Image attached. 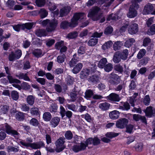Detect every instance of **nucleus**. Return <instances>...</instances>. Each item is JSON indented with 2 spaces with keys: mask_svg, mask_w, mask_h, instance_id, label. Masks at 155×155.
I'll use <instances>...</instances> for the list:
<instances>
[{
  "mask_svg": "<svg viewBox=\"0 0 155 155\" xmlns=\"http://www.w3.org/2000/svg\"><path fill=\"white\" fill-rule=\"evenodd\" d=\"M65 138L64 137H60L57 139L55 143L56 146L55 151L57 152H60L63 150L65 148V146L64 144L65 142Z\"/></svg>",
  "mask_w": 155,
  "mask_h": 155,
  "instance_id": "obj_5",
  "label": "nucleus"
},
{
  "mask_svg": "<svg viewBox=\"0 0 155 155\" xmlns=\"http://www.w3.org/2000/svg\"><path fill=\"white\" fill-rule=\"evenodd\" d=\"M11 95L12 98L14 100L16 101L18 98V93L15 91H12L11 92Z\"/></svg>",
  "mask_w": 155,
  "mask_h": 155,
  "instance_id": "obj_38",
  "label": "nucleus"
},
{
  "mask_svg": "<svg viewBox=\"0 0 155 155\" xmlns=\"http://www.w3.org/2000/svg\"><path fill=\"white\" fill-rule=\"evenodd\" d=\"M48 14V12L44 8H41L39 10V15L41 18L46 17Z\"/></svg>",
  "mask_w": 155,
  "mask_h": 155,
  "instance_id": "obj_34",
  "label": "nucleus"
},
{
  "mask_svg": "<svg viewBox=\"0 0 155 155\" xmlns=\"http://www.w3.org/2000/svg\"><path fill=\"white\" fill-rule=\"evenodd\" d=\"M87 147L86 143H81L79 144L74 145L72 147V150L75 153L84 150Z\"/></svg>",
  "mask_w": 155,
  "mask_h": 155,
  "instance_id": "obj_11",
  "label": "nucleus"
},
{
  "mask_svg": "<svg viewBox=\"0 0 155 155\" xmlns=\"http://www.w3.org/2000/svg\"><path fill=\"white\" fill-rule=\"evenodd\" d=\"M153 9V5L150 3H148L144 6L143 11V13L144 15L151 14Z\"/></svg>",
  "mask_w": 155,
  "mask_h": 155,
  "instance_id": "obj_14",
  "label": "nucleus"
},
{
  "mask_svg": "<svg viewBox=\"0 0 155 155\" xmlns=\"http://www.w3.org/2000/svg\"><path fill=\"white\" fill-rule=\"evenodd\" d=\"M39 24H41L43 26L47 25L46 29L48 32H51L54 31L58 25V21L56 19L50 21L49 19H46L41 21H39Z\"/></svg>",
  "mask_w": 155,
  "mask_h": 155,
  "instance_id": "obj_2",
  "label": "nucleus"
},
{
  "mask_svg": "<svg viewBox=\"0 0 155 155\" xmlns=\"http://www.w3.org/2000/svg\"><path fill=\"white\" fill-rule=\"evenodd\" d=\"M120 54L121 59L123 60H126L128 56V51L127 49L124 50L122 52H120Z\"/></svg>",
  "mask_w": 155,
  "mask_h": 155,
  "instance_id": "obj_29",
  "label": "nucleus"
},
{
  "mask_svg": "<svg viewBox=\"0 0 155 155\" xmlns=\"http://www.w3.org/2000/svg\"><path fill=\"white\" fill-rule=\"evenodd\" d=\"M66 106L69 110L73 111H75L76 106L73 104H67Z\"/></svg>",
  "mask_w": 155,
  "mask_h": 155,
  "instance_id": "obj_63",
  "label": "nucleus"
},
{
  "mask_svg": "<svg viewBox=\"0 0 155 155\" xmlns=\"http://www.w3.org/2000/svg\"><path fill=\"white\" fill-rule=\"evenodd\" d=\"M117 19V16L115 14H112L108 16L107 20V21H109L111 20H116Z\"/></svg>",
  "mask_w": 155,
  "mask_h": 155,
  "instance_id": "obj_61",
  "label": "nucleus"
},
{
  "mask_svg": "<svg viewBox=\"0 0 155 155\" xmlns=\"http://www.w3.org/2000/svg\"><path fill=\"white\" fill-rule=\"evenodd\" d=\"M113 31V28L111 26L107 27L104 31V33L106 35H109Z\"/></svg>",
  "mask_w": 155,
  "mask_h": 155,
  "instance_id": "obj_56",
  "label": "nucleus"
},
{
  "mask_svg": "<svg viewBox=\"0 0 155 155\" xmlns=\"http://www.w3.org/2000/svg\"><path fill=\"white\" fill-rule=\"evenodd\" d=\"M119 134L118 133L112 132H107L106 134V137H109L110 138H112L113 137H116L118 136Z\"/></svg>",
  "mask_w": 155,
  "mask_h": 155,
  "instance_id": "obj_53",
  "label": "nucleus"
},
{
  "mask_svg": "<svg viewBox=\"0 0 155 155\" xmlns=\"http://www.w3.org/2000/svg\"><path fill=\"white\" fill-rule=\"evenodd\" d=\"M107 100L113 101L118 102L120 100L119 95L115 93H111L107 97Z\"/></svg>",
  "mask_w": 155,
  "mask_h": 155,
  "instance_id": "obj_15",
  "label": "nucleus"
},
{
  "mask_svg": "<svg viewBox=\"0 0 155 155\" xmlns=\"http://www.w3.org/2000/svg\"><path fill=\"white\" fill-rule=\"evenodd\" d=\"M110 106V104L104 102L100 104H99V107L102 110H107L109 109Z\"/></svg>",
  "mask_w": 155,
  "mask_h": 155,
  "instance_id": "obj_20",
  "label": "nucleus"
},
{
  "mask_svg": "<svg viewBox=\"0 0 155 155\" xmlns=\"http://www.w3.org/2000/svg\"><path fill=\"white\" fill-rule=\"evenodd\" d=\"M15 76L20 79H23L27 81H30V79L27 73L24 74L19 72L16 74Z\"/></svg>",
  "mask_w": 155,
  "mask_h": 155,
  "instance_id": "obj_17",
  "label": "nucleus"
},
{
  "mask_svg": "<svg viewBox=\"0 0 155 155\" xmlns=\"http://www.w3.org/2000/svg\"><path fill=\"white\" fill-rule=\"evenodd\" d=\"M64 137L65 139H66L68 140H70L72 138L73 134L70 130H68L65 132Z\"/></svg>",
  "mask_w": 155,
  "mask_h": 155,
  "instance_id": "obj_37",
  "label": "nucleus"
},
{
  "mask_svg": "<svg viewBox=\"0 0 155 155\" xmlns=\"http://www.w3.org/2000/svg\"><path fill=\"white\" fill-rule=\"evenodd\" d=\"M149 60L150 58L148 57H144L140 60V64L142 65H145L148 63Z\"/></svg>",
  "mask_w": 155,
  "mask_h": 155,
  "instance_id": "obj_50",
  "label": "nucleus"
},
{
  "mask_svg": "<svg viewBox=\"0 0 155 155\" xmlns=\"http://www.w3.org/2000/svg\"><path fill=\"white\" fill-rule=\"evenodd\" d=\"M112 44L113 43L111 41H107L103 45L102 47V49L104 50H105L111 46Z\"/></svg>",
  "mask_w": 155,
  "mask_h": 155,
  "instance_id": "obj_48",
  "label": "nucleus"
},
{
  "mask_svg": "<svg viewBox=\"0 0 155 155\" xmlns=\"http://www.w3.org/2000/svg\"><path fill=\"white\" fill-rule=\"evenodd\" d=\"M90 74H91L90 70L87 69H83L80 73V77L81 78H86Z\"/></svg>",
  "mask_w": 155,
  "mask_h": 155,
  "instance_id": "obj_23",
  "label": "nucleus"
},
{
  "mask_svg": "<svg viewBox=\"0 0 155 155\" xmlns=\"http://www.w3.org/2000/svg\"><path fill=\"white\" fill-rule=\"evenodd\" d=\"M85 94V98L88 99L91 98L93 96L94 93L92 90L89 89L86 91Z\"/></svg>",
  "mask_w": 155,
  "mask_h": 155,
  "instance_id": "obj_36",
  "label": "nucleus"
},
{
  "mask_svg": "<svg viewBox=\"0 0 155 155\" xmlns=\"http://www.w3.org/2000/svg\"><path fill=\"white\" fill-rule=\"evenodd\" d=\"M78 33L77 31H74L69 33L67 35V38L69 39H74L77 38Z\"/></svg>",
  "mask_w": 155,
  "mask_h": 155,
  "instance_id": "obj_41",
  "label": "nucleus"
},
{
  "mask_svg": "<svg viewBox=\"0 0 155 155\" xmlns=\"http://www.w3.org/2000/svg\"><path fill=\"white\" fill-rule=\"evenodd\" d=\"M85 143L87 147L88 144H93L94 146H96L100 143V140L96 137L93 138H89L86 140Z\"/></svg>",
  "mask_w": 155,
  "mask_h": 155,
  "instance_id": "obj_12",
  "label": "nucleus"
},
{
  "mask_svg": "<svg viewBox=\"0 0 155 155\" xmlns=\"http://www.w3.org/2000/svg\"><path fill=\"white\" fill-rule=\"evenodd\" d=\"M79 61L78 59L77 58H72L69 62V65L71 67H73L75 66Z\"/></svg>",
  "mask_w": 155,
  "mask_h": 155,
  "instance_id": "obj_49",
  "label": "nucleus"
},
{
  "mask_svg": "<svg viewBox=\"0 0 155 155\" xmlns=\"http://www.w3.org/2000/svg\"><path fill=\"white\" fill-rule=\"evenodd\" d=\"M118 108L123 110L127 111L130 109V106L129 103L126 102L123 103L122 106H119Z\"/></svg>",
  "mask_w": 155,
  "mask_h": 155,
  "instance_id": "obj_25",
  "label": "nucleus"
},
{
  "mask_svg": "<svg viewBox=\"0 0 155 155\" xmlns=\"http://www.w3.org/2000/svg\"><path fill=\"white\" fill-rule=\"evenodd\" d=\"M99 77L98 75H94L90 77L89 81L93 84H96L99 81Z\"/></svg>",
  "mask_w": 155,
  "mask_h": 155,
  "instance_id": "obj_28",
  "label": "nucleus"
},
{
  "mask_svg": "<svg viewBox=\"0 0 155 155\" xmlns=\"http://www.w3.org/2000/svg\"><path fill=\"white\" fill-rule=\"evenodd\" d=\"M98 39H90L88 42V44L91 46L95 45L98 42Z\"/></svg>",
  "mask_w": 155,
  "mask_h": 155,
  "instance_id": "obj_57",
  "label": "nucleus"
},
{
  "mask_svg": "<svg viewBox=\"0 0 155 155\" xmlns=\"http://www.w3.org/2000/svg\"><path fill=\"white\" fill-rule=\"evenodd\" d=\"M128 120L125 118H121L118 120L116 123V127L120 128H123L127 125Z\"/></svg>",
  "mask_w": 155,
  "mask_h": 155,
  "instance_id": "obj_13",
  "label": "nucleus"
},
{
  "mask_svg": "<svg viewBox=\"0 0 155 155\" xmlns=\"http://www.w3.org/2000/svg\"><path fill=\"white\" fill-rule=\"evenodd\" d=\"M121 59V58L120 54V51L116 52L113 56V60L114 62L115 63H118L120 61Z\"/></svg>",
  "mask_w": 155,
  "mask_h": 155,
  "instance_id": "obj_21",
  "label": "nucleus"
},
{
  "mask_svg": "<svg viewBox=\"0 0 155 155\" xmlns=\"http://www.w3.org/2000/svg\"><path fill=\"white\" fill-rule=\"evenodd\" d=\"M82 118H84L86 120L89 122H91L92 120V118L91 116L88 113L81 116Z\"/></svg>",
  "mask_w": 155,
  "mask_h": 155,
  "instance_id": "obj_46",
  "label": "nucleus"
},
{
  "mask_svg": "<svg viewBox=\"0 0 155 155\" xmlns=\"http://www.w3.org/2000/svg\"><path fill=\"white\" fill-rule=\"evenodd\" d=\"M21 110L24 111H27L29 110V107L27 104H23L21 107Z\"/></svg>",
  "mask_w": 155,
  "mask_h": 155,
  "instance_id": "obj_64",
  "label": "nucleus"
},
{
  "mask_svg": "<svg viewBox=\"0 0 155 155\" xmlns=\"http://www.w3.org/2000/svg\"><path fill=\"white\" fill-rule=\"evenodd\" d=\"M22 55V52L21 50L17 49H16L15 53L12 52L9 54V60L10 61H13L15 59H18L20 58Z\"/></svg>",
  "mask_w": 155,
  "mask_h": 155,
  "instance_id": "obj_9",
  "label": "nucleus"
},
{
  "mask_svg": "<svg viewBox=\"0 0 155 155\" xmlns=\"http://www.w3.org/2000/svg\"><path fill=\"white\" fill-rule=\"evenodd\" d=\"M107 62V59L103 58L100 60L98 64V67L101 68H103Z\"/></svg>",
  "mask_w": 155,
  "mask_h": 155,
  "instance_id": "obj_30",
  "label": "nucleus"
},
{
  "mask_svg": "<svg viewBox=\"0 0 155 155\" xmlns=\"http://www.w3.org/2000/svg\"><path fill=\"white\" fill-rule=\"evenodd\" d=\"M85 14L84 13H76L74 14L73 18L71 19V22L69 23L66 21H62L60 25L61 28L65 29L68 26L71 27H74L78 24V21L79 19H82L84 17Z\"/></svg>",
  "mask_w": 155,
  "mask_h": 155,
  "instance_id": "obj_1",
  "label": "nucleus"
},
{
  "mask_svg": "<svg viewBox=\"0 0 155 155\" xmlns=\"http://www.w3.org/2000/svg\"><path fill=\"white\" fill-rule=\"evenodd\" d=\"M145 112L147 116L151 117L154 114L153 107L150 106L147 107L145 110Z\"/></svg>",
  "mask_w": 155,
  "mask_h": 155,
  "instance_id": "obj_26",
  "label": "nucleus"
},
{
  "mask_svg": "<svg viewBox=\"0 0 155 155\" xmlns=\"http://www.w3.org/2000/svg\"><path fill=\"white\" fill-rule=\"evenodd\" d=\"M100 10V8L97 6L93 7L88 13V17H91L94 21L99 19L102 16V13L98 14Z\"/></svg>",
  "mask_w": 155,
  "mask_h": 155,
  "instance_id": "obj_3",
  "label": "nucleus"
},
{
  "mask_svg": "<svg viewBox=\"0 0 155 155\" xmlns=\"http://www.w3.org/2000/svg\"><path fill=\"white\" fill-rule=\"evenodd\" d=\"M103 68L105 71L109 72L112 71L113 68V65L111 63H108L106 64Z\"/></svg>",
  "mask_w": 155,
  "mask_h": 155,
  "instance_id": "obj_44",
  "label": "nucleus"
},
{
  "mask_svg": "<svg viewBox=\"0 0 155 155\" xmlns=\"http://www.w3.org/2000/svg\"><path fill=\"white\" fill-rule=\"evenodd\" d=\"M83 64L81 63H78L74 66L72 70L73 72L75 74L78 73L81 69L83 67Z\"/></svg>",
  "mask_w": 155,
  "mask_h": 155,
  "instance_id": "obj_22",
  "label": "nucleus"
},
{
  "mask_svg": "<svg viewBox=\"0 0 155 155\" xmlns=\"http://www.w3.org/2000/svg\"><path fill=\"white\" fill-rule=\"evenodd\" d=\"M9 107L7 105L1 106L0 107V113L1 114H6L8 112Z\"/></svg>",
  "mask_w": 155,
  "mask_h": 155,
  "instance_id": "obj_31",
  "label": "nucleus"
},
{
  "mask_svg": "<svg viewBox=\"0 0 155 155\" xmlns=\"http://www.w3.org/2000/svg\"><path fill=\"white\" fill-rule=\"evenodd\" d=\"M60 113L61 116V117L63 118L65 116L66 111H65L64 108L62 105L60 106Z\"/></svg>",
  "mask_w": 155,
  "mask_h": 155,
  "instance_id": "obj_60",
  "label": "nucleus"
},
{
  "mask_svg": "<svg viewBox=\"0 0 155 155\" xmlns=\"http://www.w3.org/2000/svg\"><path fill=\"white\" fill-rule=\"evenodd\" d=\"M150 101V96L149 95L145 96L143 99V103L144 105L148 106L149 105Z\"/></svg>",
  "mask_w": 155,
  "mask_h": 155,
  "instance_id": "obj_45",
  "label": "nucleus"
},
{
  "mask_svg": "<svg viewBox=\"0 0 155 155\" xmlns=\"http://www.w3.org/2000/svg\"><path fill=\"white\" fill-rule=\"evenodd\" d=\"M71 10L70 7L69 6L64 7L60 10L59 17H62L65 16L70 12Z\"/></svg>",
  "mask_w": 155,
  "mask_h": 155,
  "instance_id": "obj_16",
  "label": "nucleus"
},
{
  "mask_svg": "<svg viewBox=\"0 0 155 155\" xmlns=\"http://www.w3.org/2000/svg\"><path fill=\"white\" fill-rule=\"evenodd\" d=\"M66 81L67 85H72L74 81V78L70 76H68L66 79Z\"/></svg>",
  "mask_w": 155,
  "mask_h": 155,
  "instance_id": "obj_42",
  "label": "nucleus"
},
{
  "mask_svg": "<svg viewBox=\"0 0 155 155\" xmlns=\"http://www.w3.org/2000/svg\"><path fill=\"white\" fill-rule=\"evenodd\" d=\"M147 34L151 35L155 34V24L153 25L148 29Z\"/></svg>",
  "mask_w": 155,
  "mask_h": 155,
  "instance_id": "obj_43",
  "label": "nucleus"
},
{
  "mask_svg": "<svg viewBox=\"0 0 155 155\" xmlns=\"http://www.w3.org/2000/svg\"><path fill=\"white\" fill-rule=\"evenodd\" d=\"M7 77L9 83L10 84L14 83H20L21 82L19 80L14 78L10 74L8 75Z\"/></svg>",
  "mask_w": 155,
  "mask_h": 155,
  "instance_id": "obj_27",
  "label": "nucleus"
},
{
  "mask_svg": "<svg viewBox=\"0 0 155 155\" xmlns=\"http://www.w3.org/2000/svg\"><path fill=\"white\" fill-rule=\"evenodd\" d=\"M22 24H18L17 25H13V29L16 31L19 32L20 31V29L22 30Z\"/></svg>",
  "mask_w": 155,
  "mask_h": 155,
  "instance_id": "obj_59",
  "label": "nucleus"
},
{
  "mask_svg": "<svg viewBox=\"0 0 155 155\" xmlns=\"http://www.w3.org/2000/svg\"><path fill=\"white\" fill-rule=\"evenodd\" d=\"M16 118L19 120H23L24 119L23 113L22 112H18L16 114Z\"/></svg>",
  "mask_w": 155,
  "mask_h": 155,
  "instance_id": "obj_55",
  "label": "nucleus"
},
{
  "mask_svg": "<svg viewBox=\"0 0 155 155\" xmlns=\"http://www.w3.org/2000/svg\"><path fill=\"white\" fill-rule=\"evenodd\" d=\"M60 121V118L58 117H53L51 120L50 123L51 125L53 127H55L58 124Z\"/></svg>",
  "mask_w": 155,
  "mask_h": 155,
  "instance_id": "obj_19",
  "label": "nucleus"
},
{
  "mask_svg": "<svg viewBox=\"0 0 155 155\" xmlns=\"http://www.w3.org/2000/svg\"><path fill=\"white\" fill-rule=\"evenodd\" d=\"M34 25L33 22H27L22 24V30H24L25 29L28 30L31 29Z\"/></svg>",
  "mask_w": 155,
  "mask_h": 155,
  "instance_id": "obj_18",
  "label": "nucleus"
},
{
  "mask_svg": "<svg viewBox=\"0 0 155 155\" xmlns=\"http://www.w3.org/2000/svg\"><path fill=\"white\" fill-rule=\"evenodd\" d=\"M43 118L45 121H49L51 118V115L49 112H45L43 114Z\"/></svg>",
  "mask_w": 155,
  "mask_h": 155,
  "instance_id": "obj_33",
  "label": "nucleus"
},
{
  "mask_svg": "<svg viewBox=\"0 0 155 155\" xmlns=\"http://www.w3.org/2000/svg\"><path fill=\"white\" fill-rule=\"evenodd\" d=\"M66 58V56L64 54L61 53V54L57 57V61L59 63H62L64 61V59Z\"/></svg>",
  "mask_w": 155,
  "mask_h": 155,
  "instance_id": "obj_32",
  "label": "nucleus"
},
{
  "mask_svg": "<svg viewBox=\"0 0 155 155\" xmlns=\"http://www.w3.org/2000/svg\"><path fill=\"white\" fill-rule=\"evenodd\" d=\"M128 31L129 33L131 35L136 33L138 31V25L134 22H131L128 27Z\"/></svg>",
  "mask_w": 155,
  "mask_h": 155,
  "instance_id": "obj_10",
  "label": "nucleus"
},
{
  "mask_svg": "<svg viewBox=\"0 0 155 155\" xmlns=\"http://www.w3.org/2000/svg\"><path fill=\"white\" fill-rule=\"evenodd\" d=\"M2 129L5 131L6 133L9 135L15 136L19 134V133L16 131L13 130L12 128L7 123H5L2 125Z\"/></svg>",
  "mask_w": 155,
  "mask_h": 155,
  "instance_id": "obj_7",
  "label": "nucleus"
},
{
  "mask_svg": "<svg viewBox=\"0 0 155 155\" xmlns=\"http://www.w3.org/2000/svg\"><path fill=\"white\" fill-rule=\"evenodd\" d=\"M120 112L116 110H114L111 112L109 114L110 118L113 119H116L119 117Z\"/></svg>",
  "mask_w": 155,
  "mask_h": 155,
  "instance_id": "obj_24",
  "label": "nucleus"
},
{
  "mask_svg": "<svg viewBox=\"0 0 155 155\" xmlns=\"http://www.w3.org/2000/svg\"><path fill=\"white\" fill-rule=\"evenodd\" d=\"M26 142L24 140H21L19 143L21 145L26 147H30L33 149H37L39 147V145L38 143H31L32 140L31 138H26Z\"/></svg>",
  "mask_w": 155,
  "mask_h": 155,
  "instance_id": "obj_6",
  "label": "nucleus"
},
{
  "mask_svg": "<svg viewBox=\"0 0 155 155\" xmlns=\"http://www.w3.org/2000/svg\"><path fill=\"white\" fill-rule=\"evenodd\" d=\"M78 94L77 93L70 92V95L71 99L70 101L72 102H74L77 99Z\"/></svg>",
  "mask_w": 155,
  "mask_h": 155,
  "instance_id": "obj_47",
  "label": "nucleus"
},
{
  "mask_svg": "<svg viewBox=\"0 0 155 155\" xmlns=\"http://www.w3.org/2000/svg\"><path fill=\"white\" fill-rule=\"evenodd\" d=\"M136 86V82L132 80L131 81V83L129 85V90H132L134 89Z\"/></svg>",
  "mask_w": 155,
  "mask_h": 155,
  "instance_id": "obj_62",
  "label": "nucleus"
},
{
  "mask_svg": "<svg viewBox=\"0 0 155 155\" xmlns=\"http://www.w3.org/2000/svg\"><path fill=\"white\" fill-rule=\"evenodd\" d=\"M134 42V39H128L125 42L124 45L127 48H129Z\"/></svg>",
  "mask_w": 155,
  "mask_h": 155,
  "instance_id": "obj_52",
  "label": "nucleus"
},
{
  "mask_svg": "<svg viewBox=\"0 0 155 155\" xmlns=\"http://www.w3.org/2000/svg\"><path fill=\"white\" fill-rule=\"evenodd\" d=\"M126 127V132L130 134L131 133L134 127V126L133 125L129 124L127 125Z\"/></svg>",
  "mask_w": 155,
  "mask_h": 155,
  "instance_id": "obj_58",
  "label": "nucleus"
},
{
  "mask_svg": "<svg viewBox=\"0 0 155 155\" xmlns=\"http://www.w3.org/2000/svg\"><path fill=\"white\" fill-rule=\"evenodd\" d=\"M114 69L120 74H122L124 71V68L120 64L116 65L114 68Z\"/></svg>",
  "mask_w": 155,
  "mask_h": 155,
  "instance_id": "obj_35",
  "label": "nucleus"
},
{
  "mask_svg": "<svg viewBox=\"0 0 155 155\" xmlns=\"http://www.w3.org/2000/svg\"><path fill=\"white\" fill-rule=\"evenodd\" d=\"M125 88V84L124 83L122 84H119L114 88L115 91H120L122 89H124Z\"/></svg>",
  "mask_w": 155,
  "mask_h": 155,
  "instance_id": "obj_54",
  "label": "nucleus"
},
{
  "mask_svg": "<svg viewBox=\"0 0 155 155\" xmlns=\"http://www.w3.org/2000/svg\"><path fill=\"white\" fill-rule=\"evenodd\" d=\"M109 78V82L112 84H118L120 83V77L117 74L113 73L110 74Z\"/></svg>",
  "mask_w": 155,
  "mask_h": 155,
  "instance_id": "obj_8",
  "label": "nucleus"
},
{
  "mask_svg": "<svg viewBox=\"0 0 155 155\" xmlns=\"http://www.w3.org/2000/svg\"><path fill=\"white\" fill-rule=\"evenodd\" d=\"M139 7V6L138 4L136 3H132L129 8V11L127 14V17L132 18L136 16L137 14V10Z\"/></svg>",
  "mask_w": 155,
  "mask_h": 155,
  "instance_id": "obj_4",
  "label": "nucleus"
},
{
  "mask_svg": "<svg viewBox=\"0 0 155 155\" xmlns=\"http://www.w3.org/2000/svg\"><path fill=\"white\" fill-rule=\"evenodd\" d=\"M146 51L145 49H140L137 56V57L138 59H140L142 58L145 54Z\"/></svg>",
  "mask_w": 155,
  "mask_h": 155,
  "instance_id": "obj_40",
  "label": "nucleus"
},
{
  "mask_svg": "<svg viewBox=\"0 0 155 155\" xmlns=\"http://www.w3.org/2000/svg\"><path fill=\"white\" fill-rule=\"evenodd\" d=\"M122 44V42L120 41H117L113 45L114 50L116 51L119 49Z\"/></svg>",
  "mask_w": 155,
  "mask_h": 155,
  "instance_id": "obj_51",
  "label": "nucleus"
},
{
  "mask_svg": "<svg viewBox=\"0 0 155 155\" xmlns=\"http://www.w3.org/2000/svg\"><path fill=\"white\" fill-rule=\"evenodd\" d=\"M35 97L32 95L28 96L27 99V103L30 105H32L34 103L35 101Z\"/></svg>",
  "mask_w": 155,
  "mask_h": 155,
  "instance_id": "obj_39",
  "label": "nucleus"
}]
</instances>
